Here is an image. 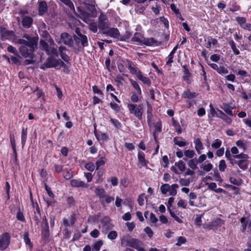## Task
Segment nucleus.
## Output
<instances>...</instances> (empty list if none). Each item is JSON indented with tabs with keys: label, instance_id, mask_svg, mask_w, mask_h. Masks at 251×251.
<instances>
[{
	"label": "nucleus",
	"instance_id": "obj_1",
	"mask_svg": "<svg viewBox=\"0 0 251 251\" xmlns=\"http://www.w3.org/2000/svg\"><path fill=\"white\" fill-rule=\"evenodd\" d=\"M23 38L26 40L19 39L15 41L16 44L21 45L19 48V52L25 58H32L33 52L37 46L36 39L27 34H24Z\"/></svg>",
	"mask_w": 251,
	"mask_h": 251
},
{
	"label": "nucleus",
	"instance_id": "obj_2",
	"mask_svg": "<svg viewBox=\"0 0 251 251\" xmlns=\"http://www.w3.org/2000/svg\"><path fill=\"white\" fill-rule=\"evenodd\" d=\"M80 12L79 17L84 22H87V20L89 17H95L97 16V11L95 6L93 5H89L87 7V11L81 10L79 7L77 8Z\"/></svg>",
	"mask_w": 251,
	"mask_h": 251
},
{
	"label": "nucleus",
	"instance_id": "obj_3",
	"mask_svg": "<svg viewBox=\"0 0 251 251\" xmlns=\"http://www.w3.org/2000/svg\"><path fill=\"white\" fill-rule=\"evenodd\" d=\"M73 37L67 32H62L60 37L55 38V41L58 44H64L69 47L74 46Z\"/></svg>",
	"mask_w": 251,
	"mask_h": 251
},
{
	"label": "nucleus",
	"instance_id": "obj_4",
	"mask_svg": "<svg viewBox=\"0 0 251 251\" xmlns=\"http://www.w3.org/2000/svg\"><path fill=\"white\" fill-rule=\"evenodd\" d=\"M73 40L75 44V47H74L75 49L79 50L88 45L87 37L84 34L73 36Z\"/></svg>",
	"mask_w": 251,
	"mask_h": 251
},
{
	"label": "nucleus",
	"instance_id": "obj_5",
	"mask_svg": "<svg viewBox=\"0 0 251 251\" xmlns=\"http://www.w3.org/2000/svg\"><path fill=\"white\" fill-rule=\"evenodd\" d=\"M138 243L141 242L138 239L132 238L129 235L123 236L121 238V245L122 246H129L132 248H136Z\"/></svg>",
	"mask_w": 251,
	"mask_h": 251
},
{
	"label": "nucleus",
	"instance_id": "obj_6",
	"mask_svg": "<svg viewBox=\"0 0 251 251\" xmlns=\"http://www.w3.org/2000/svg\"><path fill=\"white\" fill-rule=\"evenodd\" d=\"M128 108L130 112L134 114L139 120L142 119V115L143 113V105L130 103L127 105Z\"/></svg>",
	"mask_w": 251,
	"mask_h": 251
},
{
	"label": "nucleus",
	"instance_id": "obj_7",
	"mask_svg": "<svg viewBox=\"0 0 251 251\" xmlns=\"http://www.w3.org/2000/svg\"><path fill=\"white\" fill-rule=\"evenodd\" d=\"M234 158L236 159H239L240 160H237L236 162V164L239 166V167L243 170H246L248 168V163L247 160L249 159V157L248 155L241 153L239 154V155H234Z\"/></svg>",
	"mask_w": 251,
	"mask_h": 251
},
{
	"label": "nucleus",
	"instance_id": "obj_8",
	"mask_svg": "<svg viewBox=\"0 0 251 251\" xmlns=\"http://www.w3.org/2000/svg\"><path fill=\"white\" fill-rule=\"evenodd\" d=\"M110 24L108 21L107 16L101 14L99 17L98 27L102 30L105 31L109 28Z\"/></svg>",
	"mask_w": 251,
	"mask_h": 251
},
{
	"label": "nucleus",
	"instance_id": "obj_9",
	"mask_svg": "<svg viewBox=\"0 0 251 251\" xmlns=\"http://www.w3.org/2000/svg\"><path fill=\"white\" fill-rule=\"evenodd\" d=\"M50 45L47 47L45 51L50 56H55L57 57L58 56V50L54 47L55 44L52 39H50Z\"/></svg>",
	"mask_w": 251,
	"mask_h": 251
},
{
	"label": "nucleus",
	"instance_id": "obj_10",
	"mask_svg": "<svg viewBox=\"0 0 251 251\" xmlns=\"http://www.w3.org/2000/svg\"><path fill=\"white\" fill-rule=\"evenodd\" d=\"M10 236L8 233H5L0 236V249L5 250L10 243Z\"/></svg>",
	"mask_w": 251,
	"mask_h": 251
},
{
	"label": "nucleus",
	"instance_id": "obj_11",
	"mask_svg": "<svg viewBox=\"0 0 251 251\" xmlns=\"http://www.w3.org/2000/svg\"><path fill=\"white\" fill-rule=\"evenodd\" d=\"M57 59L54 58L52 56L49 57L46 62H45L43 65V67H41L42 69H44V67L47 68H56V63H57Z\"/></svg>",
	"mask_w": 251,
	"mask_h": 251
},
{
	"label": "nucleus",
	"instance_id": "obj_12",
	"mask_svg": "<svg viewBox=\"0 0 251 251\" xmlns=\"http://www.w3.org/2000/svg\"><path fill=\"white\" fill-rule=\"evenodd\" d=\"M68 50L64 46H61L59 47L58 51L61 58L65 62H67L70 60L69 56L66 54V52Z\"/></svg>",
	"mask_w": 251,
	"mask_h": 251
},
{
	"label": "nucleus",
	"instance_id": "obj_13",
	"mask_svg": "<svg viewBox=\"0 0 251 251\" xmlns=\"http://www.w3.org/2000/svg\"><path fill=\"white\" fill-rule=\"evenodd\" d=\"M96 195L98 196L102 204L104 202V199L106 197V192L102 187H98L95 190Z\"/></svg>",
	"mask_w": 251,
	"mask_h": 251
},
{
	"label": "nucleus",
	"instance_id": "obj_14",
	"mask_svg": "<svg viewBox=\"0 0 251 251\" xmlns=\"http://www.w3.org/2000/svg\"><path fill=\"white\" fill-rule=\"evenodd\" d=\"M70 184L73 187L87 188L88 187V184L85 183L84 181L77 179L71 180Z\"/></svg>",
	"mask_w": 251,
	"mask_h": 251
},
{
	"label": "nucleus",
	"instance_id": "obj_15",
	"mask_svg": "<svg viewBox=\"0 0 251 251\" xmlns=\"http://www.w3.org/2000/svg\"><path fill=\"white\" fill-rule=\"evenodd\" d=\"M103 34L109 35L113 38H117L119 34V31L117 28H111L103 31Z\"/></svg>",
	"mask_w": 251,
	"mask_h": 251
},
{
	"label": "nucleus",
	"instance_id": "obj_16",
	"mask_svg": "<svg viewBox=\"0 0 251 251\" xmlns=\"http://www.w3.org/2000/svg\"><path fill=\"white\" fill-rule=\"evenodd\" d=\"M33 23V20L32 18L29 16H23L22 19V24L23 26L26 28H28L31 27V25Z\"/></svg>",
	"mask_w": 251,
	"mask_h": 251
},
{
	"label": "nucleus",
	"instance_id": "obj_17",
	"mask_svg": "<svg viewBox=\"0 0 251 251\" xmlns=\"http://www.w3.org/2000/svg\"><path fill=\"white\" fill-rule=\"evenodd\" d=\"M10 143L11 145V147L13 151V155H14V158L15 161L16 162L17 161V153L16 151V143H15V137L13 134H10Z\"/></svg>",
	"mask_w": 251,
	"mask_h": 251
},
{
	"label": "nucleus",
	"instance_id": "obj_18",
	"mask_svg": "<svg viewBox=\"0 0 251 251\" xmlns=\"http://www.w3.org/2000/svg\"><path fill=\"white\" fill-rule=\"evenodd\" d=\"M217 117L221 118L228 124H230L232 122L231 119L230 118H228L224 113H223L220 110H218Z\"/></svg>",
	"mask_w": 251,
	"mask_h": 251
},
{
	"label": "nucleus",
	"instance_id": "obj_19",
	"mask_svg": "<svg viewBox=\"0 0 251 251\" xmlns=\"http://www.w3.org/2000/svg\"><path fill=\"white\" fill-rule=\"evenodd\" d=\"M104 152L103 151L101 152V151H100L99 152V156L100 157V159L99 160H98L96 162V170H98L100 166L104 165L105 161L104 160Z\"/></svg>",
	"mask_w": 251,
	"mask_h": 251
},
{
	"label": "nucleus",
	"instance_id": "obj_20",
	"mask_svg": "<svg viewBox=\"0 0 251 251\" xmlns=\"http://www.w3.org/2000/svg\"><path fill=\"white\" fill-rule=\"evenodd\" d=\"M136 76L137 78L139 80H141L144 83L147 84L148 85H151V81L150 78L144 76L142 75L141 72L139 71L138 72H137Z\"/></svg>",
	"mask_w": 251,
	"mask_h": 251
},
{
	"label": "nucleus",
	"instance_id": "obj_21",
	"mask_svg": "<svg viewBox=\"0 0 251 251\" xmlns=\"http://www.w3.org/2000/svg\"><path fill=\"white\" fill-rule=\"evenodd\" d=\"M47 11V4L44 1H40L39 3V13L43 15Z\"/></svg>",
	"mask_w": 251,
	"mask_h": 251
},
{
	"label": "nucleus",
	"instance_id": "obj_22",
	"mask_svg": "<svg viewBox=\"0 0 251 251\" xmlns=\"http://www.w3.org/2000/svg\"><path fill=\"white\" fill-rule=\"evenodd\" d=\"M138 159L139 162L142 164V166H145L147 165V161L145 158V154L142 151H139L138 154Z\"/></svg>",
	"mask_w": 251,
	"mask_h": 251
},
{
	"label": "nucleus",
	"instance_id": "obj_23",
	"mask_svg": "<svg viewBox=\"0 0 251 251\" xmlns=\"http://www.w3.org/2000/svg\"><path fill=\"white\" fill-rule=\"evenodd\" d=\"M14 35V32L12 30H3L1 31V37L5 40Z\"/></svg>",
	"mask_w": 251,
	"mask_h": 251
},
{
	"label": "nucleus",
	"instance_id": "obj_24",
	"mask_svg": "<svg viewBox=\"0 0 251 251\" xmlns=\"http://www.w3.org/2000/svg\"><path fill=\"white\" fill-rule=\"evenodd\" d=\"M184 155L185 157L183 158V159L187 161L188 158L193 159L195 155V152L193 150H186L184 151Z\"/></svg>",
	"mask_w": 251,
	"mask_h": 251
},
{
	"label": "nucleus",
	"instance_id": "obj_25",
	"mask_svg": "<svg viewBox=\"0 0 251 251\" xmlns=\"http://www.w3.org/2000/svg\"><path fill=\"white\" fill-rule=\"evenodd\" d=\"M194 143L195 145V149L197 151L198 154H201V150L202 149L203 147L201 140L199 138L196 139L194 141Z\"/></svg>",
	"mask_w": 251,
	"mask_h": 251
},
{
	"label": "nucleus",
	"instance_id": "obj_26",
	"mask_svg": "<svg viewBox=\"0 0 251 251\" xmlns=\"http://www.w3.org/2000/svg\"><path fill=\"white\" fill-rule=\"evenodd\" d=\"M197 164L198 163L196 160V158L191 159L187 162L188 166L193 170H196L197 168Z\"/></svg>",
	"mask_w": 251,
	"mask_h": 251
},
{
	"label": "nucleus",
	"instance_id": "obj_27",
	"mask_svg": "<svg viewBox=\"0 0 251 251\" xmlns=\"http://www.w3.org/2000/svg\"><path fill=\"white\" fill-rule=\"evenodd\" d=\"M126 61L127 62V66L129 70H130V73L132 74H137V72L136 69L134 67V65L133 63L128 59H126Z\"/></svg>",
	"mask_w": 251,
	"mask_h": 251
},
{
	"label": "nucleus",
	"instance_id": "obj_28",
	"mask_svg": "<svg viewBox=\"0 0 251 251\" xmlns=\"http://www.w3.org/2000/svg\"><path fill=\"white\" fill-rule=\"evenodd\" d=\"M147 105H148V108H147V113L148 114L147 121H148V123H150L151 122V119L152 116V115L151 113L152 107H151V104H150L149 102L147 103Z\"/></svg>",
	"mask_w": 251,
	"mask_h": 251
},
{
	"label": "nucleus",
	"instance_id": "obj_29",
	"mask_svg": "<svg viewBox=\"0 0 251 251\" xmlns=\"http://www.w3.org/2000/svg\"><path fill=\"white\" fill-rule=\"evenodd\" d=\"M184 69V75L183 76V78L184 80H186L189 83V77L191 76V73L189 72L188 69L187 68V66L186 65H183L182 66Z\"/></svg>",
	"mask_w": 251,
	"mask_h": 251
},
{
	"label": "nucleus",
	"instance_id": "obj_30",
	"mask_svg": "<svg viewBox=\"0 0 251 251\" xmlns=\"http://www.w3.org/2000/svg\"><path fill=\"white\" fill-rule=\"evenodd\" d=\"M197 94L195 92H191L188 90L185 91L183 94V96L185 98L192 99L196 97Z\"/></svg>",
	"mask_w": 251,
	"mask_h": 251
},
{
	"label": "nucleus",
	"instance_id": "obj_31",
	"mask_svg": "<svg viewBox=\"0 0 251 251\" xmlns=\"http://www.w3.org/2000/svg\"><path fill=\"white\" fill-rule=\"evenodd\" d=\"M142 35L140 33L136 32L132 38L131 41L133 42L141 43L142 42Z\"/></svg>",
	"mask_w": 251,
	"mask_h": 251
},
{
	"label": "nucleus",
	"instance_id": "obj_32",
	"mask_svg": "<svg viewBox=\"0 0 251 251\" xmlns=\"http://www.w3.org/2000/svg\"><path fill=\"white\" fill-rule=\"evenodd\" d=\"M179 137H175L174 138V142L175 143V145H178L180 147H182L184 146H185L188 144V143L187 142L184 141H180L178 140Z\"/></svg>",
	"mask_w": 251,
	"mask_h": 251
},
{
	"label": "nucleus",
	"instance_id": "obj_33",
	"mask_svg": "<svg viewBox=\"0 0 251 251\" xmlns=\"http://www.w3.org/2000/svg\"><path fill=\"white\" fill-rule=\"evenodd\" d=\"M103 244V241L101 240H100L95 243L93 246L92 250L93 251H99L100 250V247Z\"/></svg>",
	"mask_w": 251,
	"mask_h": 251
},
{
	"label": "nucleus",
	"instance_id": "obj_34",
	"mask_svg": "<svg viewBox=\"0 0 251 251\" xmlns=\"http://www.w3.org/2000/svg\"><path fill=\"white\" fill-rule=\"evenodd\" d=\"M222 108L225 111V112L226 114L230 116L233 115V112L231 110V107L227 104H224L223 107H222Z\"/></svg>",
	"mask_w": 251,
	"mask_h": 251
},
{
	"label": "nucleus",
	"instance_id": "obj_35",
	"mask_svg": "<svg viewBox=\"0 0 251 251\" xmlns=\"http://www.w3.org/2000/svg\"><path fill=\"white\" fill-rule=\"evenodd\" d=\"M172 124L173 126L175 127L176 132L178 134H180L182 132V130L179 124L177 123L175 120L174 118H172Z\"/></svg>",
	"mask_w": 251,
	"mask_h": 251
},
{
	"label": "nucleus",
	"instance_id": "obj_36",
	"mask_svg": "<svg viewBox=\"0 0 251 251\" xmlns=\"http://www.w3.org/2000/svg\"><path fill=\"white\" fill-rule=\"evenodd\" d=\"M27 129L23 128L22 131L21 140L23 146H24L25 143L27 136Z\"/></svg>",
	"mask_w": 251,
	"mask_h": 251
},
{
	"label": "nucleus",
	"instance_id": "obj_37",
	"mask_svg": "<svg viewBox=\"0 0 251 251\" xmlns=\"http://www.w3.org/2000/svg\"><path fill=\"white\" fill-rule=\"evenodd\" d=\"M229 44L231 46V48L236 55H238L240 53L239 50L236 48V45L233 40H231L229 42Z\"/></svg>",
	"mask_w": 251,
	"mask_h": 251
},
{
	"label": "nucleus",
	"instance_id": "obj_38",
	"mask_svg": "<svg viewBox=\"0 0 251 251\" xmlns=\"http://www.w3.org/2000/svg\"><path fill=\"white\" fill-rule=\"evenodd\" d=\"M175 165L177 166L181 171H184L185 169V164L182 160H179L178 162H176Z\"/></svg>",
	"mask_w": 251,
	"mask_h": 251
},
{
	"label": "nucleus",
	"instance_id": "obj_39",
	"mask_svg": "<svg viewBox=\"0 0 251 251\" xmlns=\"http://www.w3.org/2000/svg\"><path fill=\"white\" fill-rule=\"evenodd\" d=\"M170 185L169 184H165L160 187V190L162 194H165L170 190Z\"/></svg>",
	"mask_w": 251,
	"mask_h": 251
},
{
	"label": "nucleus",
	"instance_id": "obj_40",
	"mask_svg": "<svg viewBox=\"0 0 251 251\" xmlns=\"http://www.w3.org/2000/svg\"><path fill=\"white\" fill-rule=\"evenodd\" d=\"M63 176L66 179H70L73 176L72 172L68 170H65L63 172Z\"/></svg>",
	"mask_w": 251,
	"mask_h": 251
},
{
	"label": "nucleus",
	"instance_id": "obj_41",
	"mask_svg": "<svg viewBox=\"0 0 251 251\" xmlns=\"http://www.w3.org/2000/svg\"><path fill=\"white\" fill-rule=\"evenodd\" d=\"M98 24L96 23H91L89 25V29L94 33H96L98 30Z\"/></svg>",
	"mask_w": 251,
	"mask_h": 251
},
{
	"label": "nucleus",
	"instance_id": "obj_42",
	"mask_svg": "<svg viewBox=\"0 0 251 251\" xmlns=\"http://www.w3.org/2000/svg\"><path fill=\"white\" fill-rule=\"evenodd\" d=\"M224 186L226 188H228L232 190H234L235 191L234 194L236 195L239 194V188H238L236 186H233L230 184H225L224 185Z\"/></svg>",
	"mask_w": 251,
	"mask_h": 251
},
{
	"label": "nucleus",
	"instance_id": "obj_43",
	"mask_svg": "<svg viewBox=\"0 0 251 251\" xmlns=\"http://www.w3.org/2000/svg\"><path fill=\"white\" fill-rule=\"evenodd\" d=\"M221 145H222V141L220 139H215L213 141V142L211 144V146L213 148L218 149L220 147Z\"/></svg>",
	"mask_w": 251,
	"mask_h": 251
},
{
	"label": "nucleus",
	"instance_id": "obj_44",
	"mask_svg": "<svg viewBox=\"0 0 251 251\" xmlns=\"http://www.w3.org/2000/svg\"><path fill=\"white\" fill-rule=\"evenodd\" d=\"M7 50L8 52L13 53L16 56H19V53L17 50L15 48H14L12 46H8L7 48Z\"/></svg>",
	"mask_w": 251,
	"mask_h": 251
},
{
	"label": "nucleus",
	"instance_id": "obj_45",
	"mask_svg": "<svg viewBox=\"0 0 251 251\" xmlns=\"http://www.w3.org/2000/svg\"><path fill=\"white\" fill-rule=\"evenodd\" d=\"M229 181L232 184L237 186H240L242 184V180L241 179H237L233 177H230Z\"/></svg>",
	"mask_w": 251,
	"mask_h": 251
},
{
	"label": "nucleus",
	"instance_id": "obj_46",
	"mask_svg": "<svg viewBox=\"0 0 251 251\" xmlns=\"http://www.w3.org/2000/svg\"><path fill=\"white\" fill-rule=\"evenodd\" d=\"M226 167V162L224 160H221L219 165V170L221 172H224Z\"/></svg>",
	"mask_w": 251,
	"mask_h": 251
},
{
	"label": "nucleus",
	"instance_id": "obj_47",
	"mask_svg": "<svg viewBox=\"0 0 251 251\" xmlns=\"http://www.w3.org/2000/svg\"><path fill=\"white\" fill-rule=\"evenodd\" d=\"M33 218L35 222V226H37V227H39V224L40 221L41 214L34 213Z\"/></svg>",
	"mask_w": 251,
	"mask_h": 251
},
{
	"label": "nucleus",
	"instance_id": "obj_48",
	"mask_svg": "<svg viewBox=\"0 0 251 251\" xmlns=\"http://www.w3.org/2000/svg\"><path fill=\"white\" fill-rule=\"evenodd\" d=\"M85 167L88 170L93 172L95 170V166L93 163L89 162L85 164Z\"/></svg>",
	"mask_w": 251,
	"mask_h": 251
},
{
	"label": "nucleus",
	"instance_id": "obj_49",
	"mask_svg": "<svg viewBox=\"0 0 251 251\" xmlns=\"http://www.w3.org/2000/svg\"><path fill=\"white\" fill-rule=\"evenodd\" d=\"M131 36V33L130 31H126L124 35L121 36L120 39L121 41H126L130 38Z\"/></svg>",
	"mask_w": 251,
	"mask_h": 251
},
{
	"label": "nucleus",
	"instance_id": "obj_50",
	"mask_svg": "<svg viewBox=\"0 0 251 251\" xmlns=\"http://www.w3.org/2000/svg\"><path fill=\"white\" fill-rule=\"evenodd\" d=\"M154 131L156 132H160L162 129V126L160 121L157 122L155 123L154 125Z\"/></svg>",
	"mask_w": 251,
	"mask_h": 251
},
{
	"label": "nucleus",
	"instance_id": "obj_51",
	"mask_svg": "<svg viewBox=\"0 0 251 251\" xmlns=\"http://www.w3.org/2000/svg\"><path fill=\"white\" fill-rule=\"evenodd\" d=\"M131 84L133 87L137 90L138 94L141 95L142 93L141 90L137 82L135 81H131Z\"/></svg>",
	"mask_w": 251,
	"mask_h": 251
},
{
	"label": "nucleus",
	"instance_id": "obj_52",
	"mask_svg": "<svg viewBox=\"0 0 251 251\" xmlns=\"http://www.w3.org/2000/svg\"><path fill=\"white\" fill-rule=\"evenodd\" d=\"M117 237V232L116 231H110L107 237L108 239L110 240H114L116 239Z\"/></svg>",
	"mask_w": 251,
	"mask_h": 251
},
{
	"label": "nucleus",
	"instance_id": "obj_53",
	"mask_svg": "<svg viewBox=\"0 0 251 251\" xmlns=\"http://www.w3.org/2000/svg\"><path fill=\"white\" fill-rule=\"evenodd\" d=\"M236 21L242 27L246 22V19L244 17H238L236 18Z\"/></svg>",
	"mask_w": 251,
	"mask_h": 251
},
{
	"label": "nucleus",
	"instance_id": "obj_54",
	"mask_svg": "<svg viewBox=\"0 0 251 251\" xmlns=\"http://www.w3.org/2000/svg\"><path fill=\"white\" fill-rule=\"evenodd\" d=\"M42 235L43 238L44 239H48L50 236V231L49 228L42 229Z\"/></svg>",
	"mask_w": 251,
	"mask_h": 251
},
{
	"label": "nucleus",
	"instance_id": "obj_55",
	"mask_svg": "<svg viewBox=\"0 0 251 251\" xmlns=\"http://www.w3.org/2000/svg\"><path fill=\"white\" fill-rule=\"evenodd\" d=\"M41 226L42 229L49 228L48 220L45 216L43 218V221Z\"/></svg>",
	"mask_w": 251,
	"mask_h": 251
},
{
	"label": "nucleus",
	"instance_id": "obj_56",
	"mask_svg": "<svg viewBox=\"0 0 251 251\" xmlns=\"http://www.w3.org/2000/svg\"><path fill=\"white\" fill-rule=\"evenodd\" d=\"M186 242V239L185 237L180 236L178 238L177 242L176 244V246H180L182 244L185 243Z\"/></svg>",
	"mask_w": 251,
	"mask_h": 251
},
{
	"label": "nucleus",
	"instance_id": "obj_57",
	"mask_svg": "<svg viewBox=\"0 0 251 251\" xmlns=\"http://www.w3.org/2000/svg\"><path fill=\"white\" fill-rule=\"evenodd\" d=\"M144 231L146 233V234L148 235V236L151 238L152 237L153 232L151 229L150 227H146L144 228Z\"/></svg>",
	"mask_w": 251,
	"mask_h": 251
},
{
	"label": "nucleus",
	"instance_id": "obj_58",
	"mask_svg": "<svg viewBox=\"0 0 251 251\" xmlns=\"http://www.w3.org/2000/svg\"><path fill=\"white\" fill-rule=\"evenodd\" d=\"M241 223L242 224V231L244 232L246 229V226L248 224V222L246 221V219L245 217H242L240 220Z\"/></svg>",
	"mask_w": 251,
	"mask_h": 251
},
{
	"label": "nucleus",
	"instance_id": "obj_59",
	"mask_svg": "<svg viewBox=\"0 0 251 251\" xmlns=\"http://www.w3.org/2000/svg\"><path fill=\"white\" fill-rule=\"evenodd\" d=\"M33 92L38 99L43 95V92L41 90L39 89L38 87H37Z\"/></svg>",
	"mask_w": 251,
	"mask_h": 251
},
{
	"label": "nucleus",
	"instance_id": "obj_60",
	"mask_svg": "<svg viewBox=\"0 0 251 251\" xmlns=\"http://www.w3.org/2000/svg\"><path fill=\"white\" fill-rule=\"evenodd\" d=\"M110 121L112 124L117 128H120L121 126V123L116 119L113 118L110 119Z\"/></svg>",
	"mask_w": 251,
	"mask_h": 251
},
{
	"label": "nucleus",
	"instance_id": "obj_61",
	"mask_svg": "<svg viewBox=\"0 0 251 251\" xmlns=\"http://www.w3.org/2000/svg\"><path fill=\"white\" fill-rule=\"evenodd\" d=\"M179 183L182 186H188L190 183V181L189 179L181 178L179 180Z\"/></svg>",
	"mask_w": 251,
	"mask_h": 251
},
{
	"label": "nucleus",
	"instance_id": "obj_62",
	"mask_svg": "<svg viewBox=\"0 0 251 251\" xmlns=\"http://www.w3.org/2000/svg\"><path fill=\"white\" fill-rule=\"evenodd\" d=\"M217 72L220 74H226L228 73V70L224 67L222 66L218 67Z\"/></svg>",
	"mask_w": 251,
	"mask_h": 251
},
{
	"label": "nucleus",
	"instance_id": "obj_63",
	"mask_svg": "<svg viewBox=\"0 0 251 251\" xmlns=\"http://www.w3.org/2000/svg\"><path fill=\"white\" fill-rule=\"evenodd\" d=\"M16 218L17 219L21 221L24 222L25 221V219L24 217V216L22 212H21L20 211H19L16 215Z\"/></svg>",
	"mask_w": 251,
	"mask_h": 251
},
{
	"label": "nucleus",
	"instance_id": "obj_64",
	"mask_svg": "<svg viewBox=\"0 0 251 251\" xmlns=\"http://www.w3.org/2000/svg\"><path fill=\"white\" fill-rule=\"evenodd\" d=\"M118 69L119 71L124 75V73L126 72V68L122 63H118Z\"/></svg>",
	"mask_w": 251,
	"mask_h": 251
}]
</instances>
